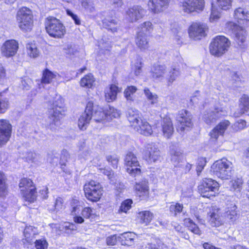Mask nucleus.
I'll return each instance as SVG.
<instances>
[{
  "label": "nucleus",
  "instance_id": "obj_1",
  "mask_svg": "<svg viewBox=\"0 0 249 249\" xmlns=\"http://www.w3.org/2000/svg\"><path fill=\"white\" fill-rule=\"evenodd\" d=\"M220 185L216 180L205 178L197 186V192L204 198L213 199L219 195Z\"/></svg>",
  "mask_w": 249,
  "mask_h": 249
},
{
  "label": "nucleus",
  "instance_id": "obj_2",
  "mask_svg": "<svg viewBox=\"0 0 249 249\" xmlns=\"http://www.w3.org/2000/svg\"><path fill=\"white\" fill-rule=\"evenodd\" d=\"M225 27L234 35V40L236 47L242 51L247 49L249 44L247 30L242 26L232 21L227 22Z\"/></svg>",
  "mask_w": 249,
  "mask_h": 249
},
{
  "label": "nucleus",
  "instance_id": "obj_3",
  "mask_svg": "<svg viewBox=\"0 0 249 249\" xmlns=\"http://www.w3.org/2000/svg\"><path fill=\"white\" fill-rule=\"evenodd\" d=\"M231 40L224 35H217L211 40L209 50L210 54L215 57H220L229 50Z\"/></svg>",
  "mask_w": 249,
  "mask_h": 249
},
{
  "label": "nucleus",
  "instance_id": "obj_4",
  "mask_svg": "<svg viewBox=\"0 0 249 249\" xmlns=\"http://www.w3.org/2000/svg\"><path fill=\"white\" fill-rule=\"evenodd\" d=\"M231 162L226 158H222L213 163L210 168V172L212 175L222 180L229 179L231 175Z\"/></svg>",
  "mask_w": 249,
  "mask_h": 249
},
{
  "label": "nucleus",
  "instance_id": "obj_5",
  "mask_svg": "<svg viewBox=\"0 0 249 249\" xmlns=\"http://www.w3.org/2000/svg\"><path fill=\"white\" fill-rule=\"evenodd\" d=\"M17 20L19 28L24 32L30 31L33 26V16L32 11L25 7H22L17 12Z\"/></svg>",
  "mask_w": 249,
  "mask_h": 249
},
{
  "label": "nucleus",
  "instance_id": "obj_6",
  "mask_svg": "<svg viewBox=\"0 0 249 249\" xmlns=\"http://www.w3.org/2000/svg\"><path fill=\"white\" fill-rule=\"evenodd\" d=\"M45 28L49 36L54 38H61L66 33L65 27L59 19L54 17L47 18Z\"/></svg>",
  "mask_w": 249,
  "mask_h": 249
},
{
  "label": "nucleus",
  "instance_id": "obj_7",
  "mask_svg": "<svg viewBox=\"0 0 249 249\" xmlns=\"http://www.w3.org/2000/svg\"><path fill=\"white\" fill-rule=\"evenodd\" d=\"M64 110L63 108L62 100L59 97L53 103L52 107L49 111L48 122L51 129H54V126L60 124L59 120L63 115Z\"/></svg>",
  "mask_w": 249,
  "mask_h": 249
},
{
  "label": "nucleus",
  "instance_id": "obj_8",
  "mask_svg": "<svg viewBox=\"0 0 249 249\" xmlns=\"http://www.w3.org/2000/svg\"><path fill=\"white\" fill-rule=\"evenodd\" d=\"M84 190L86 197L93 202L99 200L103 194V188L101 184L94 180L85 184Z\"/></svg>",
  "mask_w": 249,
  "mask_h": 249
},
{
  "label": "nucleus",
  "instance_id": "obj_9",
  "mask_svg": "<svg viewBox=\"0 0 249 249\" xmlns=\"http://www.w3.org/2000/svg\"><path fill=\"white\" fill-rule=\"evenodd\" d=\"M176 129L179 133H183L193 127V124L189 112L184 109L180 110L177 116Z\"/></svg>",
  "mask_w": 249,
  "mask_h": 249
},
{
  "label": "nucleus",
  "instance_id": "obj_10",
  "mask_svg": "<svg viewBox=\"0 0 249 249\" xmlns=\"http://www.w3.org/2000/svg\"><path fill=\"white\" fill-rule=\"evenodd\" d=\"M208 27L206 24L199 21H194L191 23L188 29L190 37L194 39H200L206 35Z\"/></svg>",
  "mask_w": 249,
  "mask_h": 249
},
{
  "label": "nucleus",
  "instance_id": "obj_11",
  "mask_svg": "<svg viewBox=\"0 0 249 249\" xmlns=\"http://www.w3.org/2000/svg\"><path fill=\"white\" fill-rule=\"evenodd\" d=\"M124 164L128 173L134 177L140 176L141 171L138 167L140 166L139 162L133 153L129 152L127 153L124 159Z\"/></svg>",
  "mask_w": 249,
  "mask_h": 249
},
{
  "label": "nucleus",
  "instance_id": "obj_12",
  "mask_svg": "<svg viewBox=\"0 0 249 249\" xmlns=\"http://www.w3.org/2000/svg\"><path fill=\"white\" fill-rule=\"evenodd\" d=\"M184 13L192 14L202 12L205 6V0H184L180 5Z\"/></svg>",
  "mask_w": 249,
  "mask_h": 249
},
{
  "label": "nucleus",
  "instance_id": "obj_13",
  "mask_svg": "<svg viewBox=\"0 0 249 249\" xmlns=\"http://www.w3.org/2000/svg\"><path fill=\"white\" fill-rule=\"evenodd\" d=\"M231 122L228 120H223L218 123L210 132V141L216 142L220 136H224Z\"/></svg>",
  "mask_w": 249,
  "mask_h": 249
},
{
  "label": "nucleus",
  "instance_id": "obj_14",
  "mask_svg": "<svg viewBox=\"0 0 249 249\" xmlns=\"http://www.w3.org/2000/svg\"><path fill=\"white\" fill-rule=\"evenodd\" d=\"M86 112H89L91 118L96 122H100L106 119V112L103 108L98 105H94L91 101L87 104Z\"/></svg>",
  "mask_w": 249,
  "mask_h": 249
},
{
  "label": "nucleus",
  "instance_id": "obj_15",
  "mask_svg": "<svg viewBox=\"0 0 249 249\" xmlns=\"http://www.w3.org/2000/svg\"><path fill=\"white\" fill-rule=\"evenodd\" d=\"M18 49V43L14 39L6 40L1 46L0 51L1 54L6 57L14 56Z\"/></svg>",
  "mask_w": 249,
  "mask_h": 249
},
{
  "label": "nucleus",
  "instance_id": "obj_16",
  "mask_svg": "<svg viewBox=\"0 0 249 249\" xmlns=\"http://www.w3.org/2000/svg\"><path fill=\"white\" fill-rule=\"evenodd\" d=\"M12 125L6 120H0V147L5 144L11 136Z\"/></svg>",
  "mask_w": 249,
  "mask_h": 249
},
{
  "label": "nucleus",
  "instance_id": "obj_17",
  "mask_svg": "<svg viewBox=\"0 0 249 249\" xmlns=\"http://www.w3.org/2000/svg\"><path fill=\"white\" fill-rule=\"evenodd\" d=\"M145 14L146 10L142 7L135 5L126 11V18L130 22H136L142 18Z\"/></svg>",
  "mask_w": 249,
  "mask_h": 249
},
{
  "label": "nucleus",
  "instance_id": "obj_18",
  "mask_svg": "<svg viewBox=\"0 0 249 249\" xmlns=\"http://www.w3.org/2000/svg\"><path fill=\"white\" fill-rule=\"evenodd\" d=\"M170 0H149L148 5L149 10L153 14H159L168 6Z\"/></svg>",
  "mask_w": 249,
  "mask_h": 249
},
{
  "label": "nucleus",
  "instance_id": "obj_19",
  "mask_svg": "<svg viewBox=\"0 0 249 249\" xmlns=\"http://www.w3.org/2000/svg\"><path fill=\"white\" fill-rule=\"evenodd\" d=\"M234 18L236 21L243 25L249 24V11L245 8L238 7L234 10Z\"/></svg>",
  "mask_w": 249,
  "mask_h": 249
},
{
  "label": "nucleus",
  "instance_id": "obj_20",
  "mask_svg": "<svg viewBox=\"0 0 249 249\" xmlns=\"http://www.w3.org/2000/svg\"><path fill=\"white\" fill-rule=\"evenodd\" d=\"M219 208L215 206L212 207L208 213L211 223L215 227H218L222 224L221 219V214Z\"/></svg>",
  "mask_w": 249,
  "mask_h": 249
},
{
  "label": "nucleus",
  "instance_id": "obj_21",
  "mask_svg": "<svg viewBox=\"0 0 249 249\" xmlns=\"http://www.w3.org/2000/svg\"><path fill=\"white\" fill-rule=\"evenodd\" d=\"M141 114L139 111L134 108H130L128 109L126 112V117L128 121L134 127L137 126V125L141 121Z\"/></svg>",
  "mask_w": 249,
  "mask_h": 249
},
{
  "label": "nucleus",
  "instance_id": "obj_22",
  "mask_svg": "<svg viewBox=\"0 0 249 249\" xmlns=\"http://www.w3.org/2000/svg\"><path fill=\"white\" fill-rule=\"evenodd\" d=\"M183 226L194 234L200 236L202 232L198 225L190 218H185L183 220Z\"/></svg>",
  "mask_w": 249,
  "mask_h": 249
},
{
  "label": "nucleus",
  "instance_id": "obj_23",
  "mask_svg": "<svg viewBox=\"0 0 249 249\" xmlns=\"http://www.w3.org/2000/svg\"><path fill=\"white\" fill-rule=\"evenodd\" d=\"M146 160L150 163L158 160L160 158V151L155 146H149L145 155Z\"/></svg>",
  "mask_w": 249,
  "mask_h": 249
},
{
  "label": "nucleus",
  "instance_id": "obj_24",
  "mask_svg": "<svg viewBox=\"0 0 249 249\" xmlns=\"http://www.w3.org/2000/svg\"><path fill=\"white\" fill-rule=\"evenodd\" d=\"M134 188L137 195H139L140 196H147L148 194V182L145 179L136 181Z\"/></svg>",
  "mask_w": 249,
  "mask_h": 249
},
{
  "label": "nucleus",
  "instance_id": "obj_25",
  "mask_svg": "<svg viewBox=\"0 0 249 249\" xmlns=\"http://www.w3.org/2000/svg\"><path fill=\"white\" fill-rule=\"evenodd\" d=\"M134 128L139 133L145 136H150L153 133L152 127L149 123L142 120H141L140 123H139Z\"/></svg>",
  "mask_w": 249,
  "mask_h": 249
},
{
  "label": "nucleus",
  "instance_id": "obj_26",
  "mask_svg": "<svg viewBox=\"0 0 249 249\" xmlns=\"http://www.w3.org/2000/svg\"><path fill=\"white\" fill-rule=\"evenodd\" d=\"M121 91V89L114 84L110 85L109 89L105 91V98L107 102H110L114 101L117 97L118 92Z\"/></svg>",
  "mask_w": 249,
  "mask_h": 249
},
{
  "label": "nucleus",
  "instance_id": "obj_27",
  "mask_svg": "<svg viewBox=\"0 0 249 249\" xmlns=\"http://www.w3.org/2000/svg\"><path fill=\"white\" fill-rule=\"evenodd\" d=\"M91 120V114L89 112H86V108L85 112L80 116L78 121V125L81 130L86 129Z\"/></svg>",
  "mask_w": 249,
  "mask_h": 249
},
{
  "label": "nucleus",
  "instance_id": "obj_28",
  "mask_svg": "<svg viewBox=\"0 0 249 249\" xmlns=\"http://www.w3.org/2000/svg\"><path fill=\"white\" fill-rule=\"evenodd\" d=\"M147 37L146 36H143L141 33L137 35L136 43L138 47L142 51L146 50L149 47Z\"/></svg>",
  "mask_w": 249,
  "mask_h": 249
},
{
  "label": "nucleus",
  "instance_id": "obj_29",
  "mask_svg": "<svg viewBox=\"0 0 249 249\" xmlns=\"http://www.w3.org/2000/svg\"><path fill=\"white\" fill-rule=\"evenodd\" d=\"M166 71V68L164 65H154L151 69L152 76L157 79L162 77Z\"/></svg>",
  "mask_w": 249,
  "mask_h": 249
},
{
  "label": "nucleus",
  "instance_id": "obj_30",
  "mask_svg": "<svg viewBox=\"0 0 249 249\" xmlns=\"http://www.w3.org/2000/svg\"><path fill=\"white\" fill-rule=\"evenodd\" d=\"M103 25L113 33L117 32L119 27L118 22L116 19L105 18L103 20Z\"/></svg>",
  "mask_w": 249,
  "mask_h": 249
},
{
  "label": "nucleus",
  "instance_id": "obj_31",
  "mask_svg": "<svg viewBox=\"0 0 249 249\" xmlns=\"http://www.w3.org/2000/svg\"><path fill=\"white\" fill-rule=\"evenodd\" d=\"M239 107L240 112L245 113L249 110V96L244 94L239 100Z\"/></svg>",
  "mask_w": 249,
  "mask_h": 249
},
{
  "label": "nucleus",
  "instance_id": "obj_32",
  "mask_svg": "<svg viewBox=\"0 0 249 249\" xmlns=\"http://www.w3.org/2000/svg\"><path fill=\"white\" fill-rule=\"evenodd\" d=\"M152 30L153 25L152 23L149 21H146L140 25L137 34L141 33L143 36H148Z\"/></svg>",
  "mask_w": 249,
  "mask_h": 249
},
{
  "label": "nucleus",
  "instance_id": "obj_33",
  "mask_svg": "<svg viewBox=\"0 0 249 249\" xmlns=\"http://www.w3.org/2000/svg\"><path fill=\"white\" fill-rule=\"evenodd\" d=\"M134 238V234L131 232H124L119 237L122 245L129 246L133 244Z\"/></svg>",
  "mask_w": 249,
  "mask_h": 249
},
{
  "label": "nucleus",
  "instance_id": "obj_34",
  "mask_svg": "<svg viewBox=\"0 0 249 249\" xmlns=\"http://www.w3.org/2000/svg\"><path fill=\"white\" fill-rule=\"evenodd\" d=\"M233 0H215V6L222 11H228L232 8Z\"/></svg>",
  "mask_w": 249,
  "mask_h": 249
},
{
  "label": "nucleus",
  "instance_id": "obj_35",
  "mask_svg": "<svg viewBox=\"0 0 249 249\" xmlns=\"http://www.w3.org/2000/svg\"><path fill=\"white\" fill-rule=\"evenodd\" d=\"M143 91L147 100L150 102L149 105L151 106L158 104V96L156 93L152 92L147 88H144Z\"/></svg>",
  "mask_w": 249,
  "mask_h": 249
},
{
  "label": "nucleus",
  "instance_id": "obj_36",
  "mask_svg": "<svg viewBox=\"0 0 249 249\" xmlns=\"http://www.w3.org/2000/svg\"><path fill=\"white\" fill-rule=\"evenodd\" d=\"M95 82L94 78L91 73L85 75L81 79L80 85L82 87L91 88Z\"/></svg>",
  "mask_w": 249,
  "mask_h": 249
},
{
  "label": "nucleus",
  "instance_id": "obj_37",
  "mask_svg": "<svg viewBox=\"0 0 249 249\" xmlns=\"http://www.w3.org/2000/svg\"><path fill=\"white\" fill-rule=\"evenodd\" d=\"M217 7L214 4L212 3L211 8V14L209 17V21L211 22L217 21L221 17V13L218 10Z\"/></svg>",
  "mask_w": 249,
  "mask_h": 249
},
{
  "label": "nucleus",
  "instance_id": "obj_38",
  "mask_svg": "<svg viewBox=\"0 0 249 249\" xmlns=\"http://www.w3.org/2000/svg\"><path fill=\"white\" fill-rule=\"evenodd\" d=\"M207 163V159L204 157H199L196 162V172L199 176Z\"/></svg>",
  "mask_w": 249,
  "mask_h": 249
},
{
  "label": "nucleus",
  "instance_id": "obj_39",
  "mask_svg": "<svg viewBox=\"0 0 249 249\" xmlns=\"http://www.w3.org/2000/svg\"><path fill=\"white\" fill-rule=\"evenodd\" d=\"M55 77V75L52 71L46 69L43 72L41 84L42 85L50 84Z\"/></svg>",
  "mask_w": 249,
  "mask_h": 249
},
{
  "label": "nucleus",
  "instance_id": "obj_40",
  "mask_svg": "<svg viewBox=\"0 0 249 249\" xmlns=\"http://www.w3.org/2000/svg\"><path fill=\"white\" fill-rule=\"evenodd\" d=\"M6 180V176L2 172H0V197H4L7 194V186Z\"/></svg>",
  "mask_w": 249,
  "mask_h": 249
},
{
  "label": "nucleus",
  "instance_id": "obj_41",
  "mask_svg": "<svg viewBox=\"0 0 249 249\" xmlns=\"http://www.w3.org/2000/svg\"><path fill=\"white\" fill-rule=\"evenodd\" d=\"M34 230L35 229L33 227L29 226L26 227L24 231V235L26 240L30 243L34 242V237L36 235V231Z\"/></svg>",
  "mask_w": 249,
  "mask_h": 249
},
{
  "label": "nucleus",
  "instance_id": "obj_42",
  "mask_svg": "<svg viewBox=\"0 0 249 249\" xmlns=\"http://www.w3.org/2000/svg\"><path fill=\"white\" fill-rule=\"evenodd\" d=\"M23 193V197L25 200L30 202H33L36 198V189L33 187L30 190H25Z\"/></svg>",
  "mask_w": 249,
  "mask_h": 249
},
{
  "label": "nucleus",
  "instance_id": "obj_43",
  "mask_svg": "<svg viewBox=\"0 0 249 249\" xmlns=\"http://www.w3.org/2000/svg\"><path fill=\"white\" fill-rule=\"evenodd\" d=\"M163 136L167 139H169L171 135V122L167 119H164L162 126Z\"/></svg>",
  "mask_w": 249,
  "mask_h": 249
},
{
  "label": "nucleus",
  "instance_id": "obj_44",
  "mask_svg": "<svg viewBox=\"0 0 249 249\" xmlns=\"http://www.w3.org/2000/svg\"><path fill=\"white\" fill-rule=\"evenodd\" d=\"M81 4L87 12L93 13L95 12L93 0H81Z\"/></svg>",
  "mask_w": 249,
  "mask_h": 249
},
{
  "label": "nucleus",
  "instance_id": "obj_45",
  "mask_svg": "<svg viewBox=\"0 0 249 249\" xmlns=\"http://www.w3.org/2000/svg\"><path fill=\"white\" fill-rule=\"evenodd\" d=\"M137 90V88L133 86L127 87L124 91V95L127 101H133L134 100L133 94Z\"/></svg>",
  "mask_w": 249,
  "mask_h": 249
},
{
  "label": "nucleus",
  "instance_id": "obj_46",
  "mask_svg": "<svg viewBox=\"0 0 249 249\" xmlns=\"http://www.w3.org/2000/svg\"><path fill=\"white\" fill-rule=\"evenodd\" d=\"M19 187L21 188V191L23 192L25 190H30L33 188V182L29 178H24L20 180L19 184Z\"/></svg>",
  "mask_w": 249,
  "mask_h": 249
},
{
  "label": "nucleus",
  "instance_id": "obj_47",
  "mask_svg": "<svg viewBox=\"0 0 249 249\" xmlns=\"http://www.w3.org/2000/svg\"><path fill=\"white\" fill-rule=\"evenodd\" d=\"M106 119L109 120L112 118H117L120 117V112L113 107H109L108 109L106 112Z\"/></svg>",
  "mask_w": 249,
  "mask_h": 249
},
{
  "label": "nucleus",
  "instance_id": "obj_48",
  "mask_svg": "<svg viewBox=\"0 0 249 249\" xmlns=\"http://www.w3.org/2000/svg\"><path fill=\"white\" fill-rule=\"evenodd\" d=\"M141 223L147 224L153 217V213L149 211H144L139 213Z\"/></svg>",
  "mask_w": 249,
  "mask_h": 249
},
{
  "label": "nucleus",
  "instance_id": "obj_49",
  "mask_svg": "<svg viewBox=\"0 0 249 249\" xmlns=\"http://www.w3.org/2000/svg\"><path fill=\"white\" fill-rule=\"evenodd\" d=\"M248 127L247 122L245 120L240 119L234 122L232 125L234 132H238Z\"/></svg>",
  "mask_w": 249,
  "mask_h": 249
},
{
  "label": "nucleus",
  "instance_id": "obj_50",
  "mask_svg": "<svg viewBox=\"0 0 249 249\" xmlns=\"http://www.w3.org/2000/svg\"><path fill=\"white\" fill-rule=\"evenodd\" d=\"M231 188L233 191L240 192L243 185V180L241 178H236L231 181Z\"/></svg>",
  "mask_w": 249,
  "mask_h": 249
},
{
  "label": "nucleus",
  "instance_id": "obj_51",
  "mask_svg": "<svg viewBox=\"0 0 249 249\" xmlns=\"http://www.w3.org/2000/svg\"><path fill=\"white\" fill-rule=\"evenodd\" d=\"M28 53L33 57H36L38 54V52L35 44L28 43L26 46Z\"/></svg>",
  "mask_w": 249,
  "mask_h": 249
},
{
  "label": "nucleus",
  "instance_id": "obj_52",
  "mask_svg": "<svg viewBox=\"0 0 249 249\" xmlns=\"http://www.w3.org/2000/svg\"><path fill=\"white\" fill-rule=\"evenodd\" d=\"M132 203V201L131 199H126L121 204V205L120 207L119 212L122 213H126V212L130 209L131 207V204Z\"/></svg>",
  "mask_w": 249,
  "mask_h": 249
},
{
  "label": "nucleus",
  "instance_id": "obj_53",
  "mask_svg": "<svg viewBox=\"0 0 249 249\" xmlns=\"http://www.w3.org/2000/svg\"><path fill=\"white\" fill-rule=\"evenodd\" d=\"M142 58H139L137 59V61L135 63L132 69L134 71L136 75H139L142 72Z\"/></svg>",
  "mask_w": 249,
  "mask_h": 249
},
{
  "label": "nucleus",
  "instance_id": "obj_54",
  "mask_svg": "<svg viewBox=\"0 0 249 249\" xmlns=\"http://www.w3.org/2000/svg\"><path fill=\"white\" fill-rule=\"evenodd\" d=\"M217 119V117L213 115L211 112L209 115H205L203 117V121L208 124H211L215 122Z\"/></svg>",
  "mask_w": 249,
  "mask_h": 249
},
{
  "label": "nucleus",
  "instance_id": "obj_55",
  "mask_svg": "<svg viewBox=\"0 0 249 249\" xmlns=\"http://www.w3.org/2000/svg\"><path fill=\"white\" fill-rule=\"evenodd\" d=\"M172 32L174 33V39L177 41L178 44H180L181 42L180 41L183 34L180 28H179V29H178L177 28L174 27V30H172Z\"/></svg>",
  "mask_w": 249,
  "mask_h": 249
},
{
  "label": "nucleus",
  "instance_id": "obj_56",
  "mask_svg": "<svg viewBox=\"0 0 249 249\" xmlns=\"http://www.w3.org/2000/svg\"><path fill=\"white\" fill-rule=\"evenodd\" d=\"M36 249H47L48 243L44 239L36 240L35 242Z\"/></svg>",
  "mask_w": 249,
  "mask_h": 249
},
{
  "label": "nucleus",
  "instance_id": "obj_57",
  "mask_svg": "<svg viewBox=\"0 0 249 249\" xmlns=\"http://www.w3.org/2000/svg\"><path fill=\"white\" fill-rule=\"evenodd\" d=\"M40 159V156L35 153L30 152L26 157L27 160L32 162H37Z\"/></svg>",
  "mask_w": 249,
  "mask_h": 249
},
{
  "label": "nucleus",
  "instance_id": "obj_58",
  "mask_svg": "<svg viewBox=\"0 0 249 249\" xmlns=\"http://www.w3.org/2000/svg\"><path fill=\"white\" fill-rule=\"evenodd\" d=\"M107 160L109 163H110L114 168H117L119 161V158L116 155L107 156Z\"/></svg>",
  "mask_w": 249,
  "mask_h": 249
},
{
  "label": "nucleus",
  "instance_id": "obj_59",
  "mask_svg": "<svg viewBox=\"0 0 249 249\" xmlns=\"http://www.w3.org/2000/svg\"><path fill=\"white\" fill-rule=\"evenodd\" d=\"M9 106V101L7 99L0 100V113H4L8 108Z\"/></svg>",
  "mask_w": 249,
  "mask_h": 249
},
{
  "label": "nucleus",
  "instance_id": "obj_60",
  "mask_svg": "<svg viewBox=\"0 0 249 249\" xmlns=\"http://www.w3.org/2000/svg\"><path fill=\"white\" fill-rule=\"evenodd\" d=\"M120 236H117L116 235H111L107 237L106 239V242L107 245L113 246L115 245L117 241H120Z\"/></svg>",
  "mask_w": 249,
  "mask_h": 249
},
{
  "label": "nucleus",
  "instance_id": "obj_61",
  "mask_svg": "<svg viewBox=\"0 0 249 249\" xmlns=\"http://www.w3.org/2000/svg\"><path fill=\"white\" fill-rule=\"evenodd\" d=\"M64 201L61 197H58L56 199L54 203V210L56 211H60L64 208Z\"/></svg>",
  "mask_w": 249,
  "mask_h": 249
},
{
  "label": "nucleus",
  "instance_id": "obj_62",
  "mask_svg": "<svg viewBox=\"0 0 249 249\" xmlns=\"http://www.w3.org/2000/svg\"><path fill=\"white\" fill-rule=\"evenodd\" d=\"M99 46L102 50L109 51V49L111 48V42L109 41L105 42L104 40L102 39L100 42Z\"/></svg>",
  "mask_w": 249,
  "mask_h": 249
},
{
  "label": "nucleus",
  "instance_id": "obj_63",
  "mask_svg": "<svg viewBox=\"0 0 249 249\" xmlns=\"http://www.w3.org/2000/svg\"><path fill=\"white\" fill-rule=\"evenodd\" d=\"M223 112L224 109L223 107L216 106H215L214 107V110L211 111V112L213 114V115H214L217 117L218 119L222 117V113Z\"/></svg>",
  "mask_w": 249,
  "mask_h": 249
},
{
  "label": "nucleus",
  "instance_id": "obj_64",
  "mask_svg": "<svg viewBox=\"0 0 249 249\" xmlns=\"http://www.w3.org/2000/svg\"><path fill=\"white\" fill-rule=\"evenodd\" d=\"M66 12L68 15L71 17L76 25H80L81 24V20L77 15L73 13L72 11L69 9L66 10Z\"/></svg>",
  "mask_w": 249,
  "mask_h": 249
}]
</instances>
